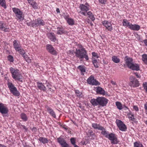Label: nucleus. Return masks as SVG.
<instances>
[{"mask_svg":"<svg viewBox=\"0 0 147 147\" xmlns=\"http://www.w3.org/2000/svg\"><path fill=\"white\" fill-rule=\"evenodd\" d=\"M77 46L79 48L81 49H76V51L74 52L75 56L76 57L78 58L79 59H81L84 58L86 61L89 60V57L87 55V51L83 48L82 46L78 44Z\"/></svg>","mask_w":147,"mask_h":147,"instance_id":"obj_1","label":"nucleus"},{"mask_svg":"<svg viewBox=\"0 0 147 147\" xmlns=\"http://www.w3.org/2000/svg\"><path fill=\"white\" fill-rule=\"evenodd\" d=\"M12 78L15 81H18L23 82V76L20 70L11 67L9 69Z\"/></svg>","mask_w":147,"mask_h":147,"instance_id":"obj_2","label":"nucleus"},{"mask_svg":"<svg viewBox=\"0 0 147 147\" xmlns=\"http://www.w3.org/2000/svg\"><path fill=\"white\" fill-rule=\"evenodd\" d=\"M12 10L15 14L17 20H19L20 22L22 21L24 18V15L23 12L19 9L16 7L13 8Z\"/></svg>","mask_w":147,"mask_h":147,"instance_id":"obj_3","label":"nucleus"},{"mask_svg":"<svg viewBox=\"0 0 147 147\" xmlns=\"http://www.w3.org/2000/svg\"><path fill=\"white\" fill-rule=\"evenodd\" d=\"M90 6L89 4L87 3H86L85 4H80L79 8L80 11L78 12L84 16H86L87 12L90 9Z\"/></svg>","mask_w":147,"mask_h":147,"instance_id":"obj_4","label":"nucleus"},{"mask_svg":"<svg viewBox=\"0 0 147 147\" xmlns=\"http://www.w3.org/2000/svg\"><path fill=\"white\" fill-rule=\"evenodd\" d=\"M7 85L10 92L14 96H18L19 95V92L16 87L11 82H8Z\"/></svg>","mask_w":147,"mask_h":147,"instance_id":"obj_5","label":"nucleus"},{"mask_svg":"<svg viewBox=\"0 0 147 147\" xmlns=\"http://www.w3.org/2000/svg\"><path fill=\"white\" fill-rule=\"evenodd\" d=\"M130 82L129 83V85L133 88H136L139 86V82L137 79L133 76H131L130 77Z\"/></svg>","mask_w":147,"mask_h":147,"instance_id":"obj_6","label":"nucleus"},{"mask_svg":"<svg viewBox=\"0 0 147 147\" xmlns=\"http://www.w3.org/2000/svg\"><path fill=\"white\" fill-rule=\"evenodd\" d=\"M87 81L88 84L91 85L97 86L100 84V83L95 79L92 75L90 76L88 78Z\"/></svg>","mask_w":147,"mask_h":147,"instance_id":"obj_7","label":"nucleus"},{"mask_svg":"<svg viewBox=\"0 0 147 147\" xmlns=\"http://www.w3.org/2000/svg\"><path fill=\"white\" fill-rule=\"evenodd\" d=\"M107 138H108L111 141L112 144H117L119 142L117 137L113 133H111L109 134Z\"/></svg>","mask_w":147,"mask_h":147,"instance_id":"obj_8","label":"nucleus"},{"mask_svg":"<svg viewBox=\"0 0 147 147\" xmlns=\"http://www.w3.org/2000/svg\"><path fill=\"white\" fill-rule=\"evenodd\" d=\"M116 123L120 130L122 131H125L126 130L127 127L122 121L119 120H117Z\"/></svg>","mask_w":147,"mask_h":147,"instance_id":"obj_9","label":"nucleus"},{"mask_svg":"<svg viewBox=\"0 0 147 147\" xmlns=\"http://www.w3.org/2000/svg\"><path fill=\"white\" fill-rule=\"evenodd\" d=\"M9 112V109L6 105L0 103V113L2 114H7Z\"/></svg>","mask_w":147,"mask_h":147,"instance_id":"obj_10","label":"nucleus"},{"mask_svg":"<svg viewBox=\"0 0 147 147\" xmlns=\"http://www.w3.org/2000/svg\"><path fill=\"white\" fill-rule=\"evenodd\" d=\"M35 27L43 26L45 24L44 21L41 18H38L34 21Z\"/></svg>","mask_w":147,"mask_h":147,"instance_id":"obj_11","label":"nucleus"},{"mask_svg":"<svg viewBox=\"0 0 147 147\" xmlns=\"http://www.w3.org/2000/svg\"><path fill=\"white\" fill-rule=\"evenodd\" d=\"M92 104L93 106H97L98 105H101V97H99L96 99H92L90 101Z\"/></svg>","mask_w":147,"mask_h":147,"instance_id":"obj_12","label":"nucleus"},{"mask_svg":"<svg viewBox=\"0 0 147 147\" xmlns=\"http://www.w3.org/2000/svg\"><path fill=\"white\" fill-rule=\"evenodd\" d=\"M46 49L47 51L51 54L54 55H57V52L51 45L47 44L46 46Z\"/></svg>","mask_w":147,"mask_h":147,"instance_id":"obj_13","label":"nucleus"},{"mask_svg":"<svg viewBox=\"0 0 147 147\" xmlns=\"http://www.w3.org/2000/svg\"><path fill=\"white\" fill-rule=\"evenodd\" d=\"M0 29L5 32H9V27L6 25L5 23H4L3 22H1L0 23Z\"/></svg>","mask_w":147,"mask_h":147,"instance_id":"obj_14","label":"nucleus"},{"mask_svg":"<svg viewBox=\"0 0 147 147\" xmlns=\"http://www.w3.org/2000/svg\"><path fill=\"white\" fill-rule=\"evenodd\" d=\"M45 108L49 114L54 118H56L55 113L53 109L48 106H46Z\"/></svg>","mask_w":147,"mask_h":147,"instance_id":"obj_15","label":"nucleus"},{"mask_svg":"<svg viewBox=\"0 0 147 147\" xmlns=\"http://www.w3.org/2000/svg\"><path fill=\"white\" fill-rule=\"evenodd\" d=\"M57 142L61 146V147L67 144L65 138L63 137V136H61L57 139Z\"/></svg>","mask_w":147,"mask_h":147,"instance_id":"obj_16","label":"nucleus"},{"mask_svg":"<svg viewBox=\"0 0 147 147\" xmlns=\"http://www.w3.org/2000/svg\"><path fill=\"white\" fill-rule=\"evenodd\" d=\"M13 47L16 51L20 48H21V46L19 41L14 40L13 42Z\"/></svg>","mask_w":147,"mask_h":147,"instance_id":"obj_17","label":"nucleus"},{"mask_svg":"<svg viewBox=\"0 0 147 147\" xmlns=\"http://www.w3.org/2000/svg\"><path fill=\"white\" fill-rule=\"evenodd\" d=\"M124 60L126 64L128 67L131 64L133 63V60L132 58L126 56L124 58Z\"/></svg>","mask_w":147,"mask_h":147,"instance_id":"obj_18","label":"nucleus"},{"mask_svg":"<svg viewBox=\"0 0 147 147\" xmlns=\"http://www.w3.org/2000/svg\"><path fill=\"white\" fill-rule=\"evenodd\" d=\"M128 67L133 70L138 71L140 70V67L136 63L134 64L133 62Z\"/></svg>","mask_w":147,"mask_h":147,"instance_id":"obj_19","label":"nucleus"},{"mask_svg":"<svg viewBox=\"0 0 147 147\" xmlns=\"http://www.w3.org/2000/svg\"><path fill=\"white\" fill-rule=\"evenodd\" d=\"M103 25L108 30L111 31L112 29L111 24L109 22L107 21H104L102 22Z\"/></svg>","mask_w":147,"mask_h":147,"instance_id":"obj_20","label":"nucleus"},{"mask_svg":"<svg viewBox=\"0 0 147 147\" xmlns=\"http://www.w3.org/2000/svg\"><path fill=\"white\" fill-rule=\"evenodd\" d=\"M36 84L37 88L38 89L44 92L46 90V87L42 82H36Z\"/></svg>","mask_w":147,"mask_h":147,"instance_id":"obj_21","label":"nucleus"},{"mask_svg":"<svg viewBox=\"0 0 147 147\" xmlns=\"http://www.w3.org/2000/svg\"><path fill=\"white\" fill-rule=\"evenodd\" d=\"M48 38L51 41L55 42L56 40L55 35L53 33L49 32L47 34Z\"/></svg>","mask_w":147,"mask_h":147,"instance_id":"obj_22","label":"nucleus"},{"mask_svg":"<svg viewBox=\"0 0 147 147\" xmlns=\"http://www.w3.org/2000/svg\"><path fill=\"white\" fill-rule=\"evenodd\" d=\"M57 34H65L67 33V31L62 27H58L57 28Z\"/></svg>","mask_w":147,"mask_h":147,"instance_id":"obj_23","label":"nucleus"},{"mask_svg":"<svg viewBox=\"0 0 147 147\" xmlns=\"http://www.w3.org/2000/svg\"><path fill=\"white\" fill-rule=\"evenodd\" d=\"M129 28L133 30L138 31L140 29V26L138 25L132 24H131Z\"/></svg>","mask_w":147,"mask_h":147,"instance_id":"obj_24","label":"nucleus"},{"mask_svg":"<svg viewBox=\"0 0 147 147\" xmlns=\"http://www.w3.org/2000/svg\"><path fill=\"white\" fill-rule=\"evenodd\" d=\"M86 134L88 137L91 139H92L93 136H94L95 135L94 133L91 129L88 130V132L86 133Z\"/></svg>","mask_w":147,"mask_h":147,"instance_id":"obj_25","label":"nucleus"},{"mask_svg":"<svg viewBox=\"0 0 147 147\" xmlns=\"http://www.w3.org/2000/svg\"><path fill=\"white\" fill-rule=\"evenodd\" d=\"M38 140L41 143L44 144H47L49 142V140L46 138L43 137H40Z\"/></svg>","mask_w":147,"mask_h":147,"instance_id":"obj_26","label":"nucleus"},{"mask_svg":"<svg viewBox=\"0 0 147 147\" xmlns=\"http://www.w3.org/2000/svg\"><path fill=\"white\" fill-rule=\"evenodd\" d=\"M77 68L80 71L82 74L84 75V73L86 71V69L84 66L83 65H81L78 66Z\"/></svg>","mask_w":147,"mask_h":147,"instance_id":"obj_27","label":"nucleus"},{"mask_svg":"<svg viewBox=\"0 0 147 147\" xmlns=\"http://www.w3.org/2000/svg\"><path fill=\"white\" fill-rule=\"evenodd\" d=\"M108 101L109 100L108 99L104 97H102V107L106 106Z\"/></svg>","mask_w":147,"mask_h":147,"instance_id":"obj_28","label":"nucleus"},{"mask_svg":"<svg viewBox=\"0 0 147 147\" xmlns=\"http://www.w3.org/2000/svg\"><path fill=\"white\" fill-rule=\"evenodd\" d=\"M112 60L115 63H118L120 61V59L117 56L113 55L112 57Z\"/></svg>","mask_w":147,"mask_h":147,"instance_id":"obj_29","label":"nucleus"},{"mask_svg":"<svg viewBox=\"0 0 147 147\" xmlns=\"http://www.w3.org/2000/svg\"><path fill=\"white\" fill-rule=\"evenodd\" d=\"M123 24V26L128 27L129 28L130 26L131 23L129 22H128L126 19H124L123 21L122 22Z\"/></svg>","mask_w":147,"mask_h":147,"instance_id":"obj_30","label":"nucleus"},{"mask_svg":"<svg viewBox=\"0 0 147 147\" xmlns=\"http://www.w3.org/2000/svg\"><path fill=\"white\" fill-rule=\"evenodd\" d=\"M75 93L76 96L79 98H81L83 96V95L82 93L80 92L78 90H75Z\"/></svg>","mask_w":147,"mask_h":147,"instance_id":"obj_31","label":"nucleus"},{"mask_svg":"<svg viewBox=\"0 0 147 147\" xmlns=\"http://www.w3.org/2000/svg\"><path fill=\"white\" fill-rule=\"evenodd\" d=\"M16 51H18L23 57L26 55V52L23 49H21V48L18 49Z\"/></svg>","mask_w":147,"mask_h":147,"instance_id":"obj_32","label":"nucleus"},{"mask_svg":"<svg viewBox=\"0 0 147 147\" xmlns=\"http://www.w3.org/2000/svg\"><path fill=\"white\" fill-rule=\"evenodd\" d=\"M20 117L24 121H26L28 120V117L24 113H22L21 114Z\"/></svg>","mask_w":147,"mask_h":147,"instance_id":"obj_33","label":"nucleus"},{"mask_svg":"<svg viewBox=\"0 0 147 147\" xmlns=\"http://www.w3.org/2000/svg\"><path fill=\"white\" fill-rule=\"evenodd\" d=\"M102 134H103L106 138H107L109 135V132L105 130V129L102 127Z\"/></svg>","mask_w":147,"mask_h":147,"instance_id":"obj_34","label":"nucleus"},{"mask_svg":"<svg viewBox=\"0 0 147 147\" xmlns=\"http://www.w3.org/2000/svg\"><path fill=\"white\" fill-rule=\"evenodd\" d=\"M6 2L5 0H0V5L5 9L7 8Z\"/></svg>","mask_w":147,"mask_h":147,"instance_id":"obj_35","label":"nucleus"},{"mask_svg":"<svg viewBox=\"0 0 147 147\" xmlns=\"http://www.w3.org/2000/svg\"><path fill=\"white\" fill-rule=\"evenodd\" d=\"M87 15H88V17L90 18L91 20L93 21L95 20V18L92 14V12L90 11H88L86 12Z\"/></svg>","mask_w":147,"mask_h":147,"instance_id":"obj_36","label":"nucleus"},{"mask_svg":"<svg viewBox=\"0 0 147 147\" xmlns=\"http://www.w3.org/2000/svg\"><path fill=\"white\" fill-rule=\"evenodd\" d=\"M92 126L94 129H97L100 130H101V126L98 124L93 123L92 124Z\"/></svg>","mask_w":147,"mask_h":147,"instance_id":"obj_37","label":"nucleus"},{"mask_svg":"<svg viewBox=\"0 0 147 147\" xmlns=\"http://www.w3.org/2000/svg\"><path fill=\"white\" fill-rule=\"evenodd\" d=\"M92 61L94 67L96 68L98 67V64L97 60L94 57H92Z\"/></svg>","mask_w":147,"mask_h":147,"instance_id":"obj_38","label":"nucleus"},{"mask_svg":"<svg viewBox=\"0 0 147 147\" xmlns=\"http://www.w3.org/2000/svg\"><path fill=\"white\" fill-rule=\"evenodd\" d=\"M67 22L69 25L71 26L73 25L74 24V20L71 18H70L69 19H68Z\"/></svg>","mask_w":147,"mask_h":147,"instance_id":"obj_39","label":"nucleus"},{"mask_svg":"<svg viewBox=\"0 0 147 147\" xmlns=\"http://www.w3.org/2000/svg\"><path fill=\"white\" fill-rule=\"evenodd\" d=\"M116 105L117 108L120 110L123 109L122 104L120 102H117L115 103Z\"/></svg>","mask_w":147,"mask_h":147,"instance_id":"obj_40","label":"nucleus"},{"mask_svg":"<svg viewBox=\"0 0 147 147\" xmlns=\"http://www.w3.org/2000/svg\"><path fill=\"white\" fill-rule=\"evenodd\" d=\"M25 61L28 63H31V60L26 54L23 57Z\"/></svg>","mask_w":147,"mask_h":147,"instance_id":"obj_41","label":"nucleus"},{"mask_svg":"<svg viewBox=\"0 0 147 147\" xmlns=\"http://www.w3.org/2000/svg\"><path fill=\"white\" fill-rule=\"evenodd\" d=\"M134 147H144L140 142H136L134 143Z\"/></svg>","mask_w":147,"mask_h":147,"instance_id":"obj_42","label":"nucleus"},{"mask_svg":"<svg viewBox=\"0 0 147 147\" xmlns=\"http://www.w3.org/2000/svg\"><path fill=\"white\" fill-rule=\"evenodd\" d=\"M34 9H37L38 5L34 1L30 4Z\"/></svg>","mask_w":147,"mask_h":147,"instance_id":"obj_43","label":"nucleus"},{"mask_svg":"<svg viewBox=\"0 0 147 147\" xmlns=\"http://www.w3.org/2000/svg\"><path fill=\"white\" fill-rule=\"evenodd\" d=\"M102 95L105 96H109V95L108 94V92L105 90H104L102 88Z\"/></svg>","mask_w":147,"mask_h":147,"instance_id":"obj_44","label":"nucleus"},{"mask_svg":"<svg viewBox=\"0 0 147 147\" xmlns=\"http://www.w3.org/2000/svg\"><path fill=\"white\" fill-rule=\"evenodd\" d=\"M8 60L11 62H13L14 61L13 57L11 55H9L7 56Z\"/></svg>","mask_w":147,"mask_h":147,"instance_id":"obj_45","label":"nucleus"},{"mask_svg":"<svg viewBox=\"0 0 147 147\" xmlns=\"http://www.w3.org/2000/svg\"><path fill=\"white\" fill-rule=\"evenodd\" d=\"M95 89L97 93L101 94V87L98 86L96 87Z\"/></svg>","mask_w":147,"mask_h":147,"instance_id":"obj_46","label":"nucleus"},{"mask_svg":"<svg viewBox=\"0 0 147 147\" xmlns=\"http://www.w3.org/2000/svg\"><path fill=\"white\" fill-rule=\"evenodd\" d=\"M70 141L71 142V143L72 144L74 147H75V145H76V140L74 138H71L70 139Z\"/></svg>","mask_w":147,"mask_h":147,"instance_id":"obj_47","label":"nucleus"},{"mask_svg":"<svg viewBox=\"0 0 147 147\" xmlns=\"http://www.w3.org/2000/svg\"><path fill=\"white\" fill-rule=\"evenodd\" d=\"M127 115L128 116V117L130 119H131L132 120H134V116L133 114H131V113H129L127 114Z\"/></svg>","mask_w":147,"mask_h":147,"instance_id":"obj_48","label":"nucleus"},{"mask_svg":"<svg viewBox=\"0 0 147 147\" xmlns=\"http://www.w3.org/2000/svg\"><path fill=\"white\" fill-rule=\"evenodd\" d=\"M27 25L28 26H31L33 27H35L34 22H30L27 23Z\"/></svg>","mask_w":147,"mask_h":147,"instance_id":"obj_49","label":"nucleus"},{"mask_svg":"<svg viewBox=\"0 0 147 147\" xmlns=\"http://www.w3.org/2000/svg\"><path fill=\"white\" fill-rule=\"evenodd\" d=\"M143 87H144V89L146 91V92H147V83L145 82L143 84Z\"/></svg>","mask_w":147,"mask_h":147,"instance_id":"obj_50","label":"nucleus"},{"mask_svg":"<svg viewBox=\"0 0 147 147\" xmlns=\"http://www.w3.org/2000/svg\"><path fill=\"white\" fill-rule=\"evenodd\" d=\"M92 55L93 57H95L96 58H98V55L97 53H95V52H93L92 53Z\"/></svg>","mask_w":147,"mask_h":147,"instance_id":"obj_51","label":"nucleus"},{"mask_svg":"<svg viewBox=\"0 0 147 147\" xmlns=\"http://www.w3.org/2000/svg\"><path fill=\"white\" fill-rule=\"evenodd\" d=\"M133 109L136 111H138L139 110L138 108V107L135 105L133 106Z\"/></svg>","mask_w":147,"mask_h":147,"instance_id":"obj_52","label":"nucleus"},{"mask_svg":"<svg viewBox=\"0 0 147 147\" xmlns=\"http://www.w3.org/2000/svg\"><path fill=\"white\" fill-rule=\"evenodd\" d=\"M136 76L137 77V78H140L141 77V76L137 72H136L134 73Z\"/></svg>","mask_w":147,"mask_h":147,"instance_id":"obj_53","label":"nucleus"},{"mask_svg":"<svg viewBox=\"0 0 147 147\" xmlns=\"http://www.w3.org/2000/svg\"><path fill=\"white\" fill-rule=\"evenodd\" d=\"M69 16H65L64 17V18L67 21V20L69 19L70 18H69Z\"/></svg>","mask_w":147,"mask_h":147,"instance_id":"obj_54","label":"nucleus"},{"mask_svg":"<svg viewBox=\"0 0 147 147\" xmlns=\"http://www.w3.org/2000/svg\"><path fill=\"white\" fill-rule=\"evenodd\" d=\"M27 1H28V3L30 4L32 3L34 1V0H27Z\"/></svg>","mask_w":147,"mask_h":147,"instance_id":"obj_55","label":"nucleus"},{"mask_svg":"<svg viewBox=\"0 0 147 147\" xmlns=\"http://www.w3.org/2000/svg\"><path fill=\"white\" fill-rule=\"evenodd\" d=\"M143 42L145 44V45L147 47V39H146L144 40Z\"/></svg>","mask_w":147,"mask_h":147,"instance_id":"obj_56","label":"nucleus"},{"mask_svg":"<svg viewBox=\"0 0 147 147\" xmlns=\"http://www.w3.org/2000/svg\"><path fill=\"white\" fill-rule=\"evenodd\" d=\"M144 108L146 110V112H147V103L144 104Z\"/></svg>","mask_w":147,"mask_h":147,"instance_id":"obj_57","label":"nucleus"},{"mask_svg":"<svg viewBox=\"0 0 147 147\" xmlns=\"http://www.w3.org/2000/svg\"><path fill=\"white\" fill-rule=\"evenodd\" d=\"M106 0H102V4H105L106 3Z\"/></svg>","mask_w":147,"mask_h":147,"instance_id":"obj_58","label":"nucleus"},{"mask_svg":"<svg viewBox=\"0 0 147 147\" xmlns=\"http://www.w3.org/2000/svg\"><path fill=\"white\" fill-rule=\"evenodd\" d=\"M123 109H124L125 110H126L127 109H128V108L125 106H123L122 107Z\"/></svg>","mask_w":147,"mask_h":147,"instance_id":"obj_59","label":"nucleus"},{"mask_svg":"<svg viewBox=\"0 0 147 147\" xmlns=\"http://www.w3.org/2000/svg\"><path fill=\"white\" fill-rule=\"evenodd\" d=\"M61 147H71L69 146V145L67 144L64 145V146H62Z\"/></svg>","mask_w":147,"mask_h":147,"instance_id":"obj_60","label":"nucleus"},{"mask_svg":"<svg viewBox=\"0 0 147 147\" xmlns=\"http://www.w3.org/2000/svg\"><path fill=\"white\" fill-rule=\"evenodd\" d=\"M111 82L113 85H115L116 84V83L113 80H111Z\"/></svg>","mask_w":147,"mask_h":147,"instance_id":"obj_61","label":"nucleus"},{"mask_svg":"<svg viewBox=\"0 0 147 147\" xmlns=\"http://www.w3.org/2000/svg\"><path fill=\"white\" fill-rule=\"evenodd\" d=\"M63 127L66 130H67L68 129V128L65 125H64L63 126Z\"/></svg>","mask_w":147,"mask_h":147,"instance_id":"obj_62","label":"nucleus"},{"mask_svg":"<svg viewBox=\"0 0 147 147\" xmlns=\"http://www.w3.org/2000/svg\"><path fill=\"white\" fill-rule=\"evenodd\" d=\"M56 11L58 13H60V10H59V8H57V9H56Z\"/></svg>","mask_w":147,"mask_h":147,"instance_id":"obj_63","label":"nucleus"},{"mask_svg":"<svg viewBox=\"0 0 147 147\" xmlns=\"http://www.w3.org/2000/svg\"><path fill=\"white\" fill-rule=\"evenodd\" d=\"M0 147H6L4 145L2 144H0Z\"/></svg>","mask_w":147,"mask_h":147,"instance_id":"obj_64","label":"nucleus"}]
</instances>
